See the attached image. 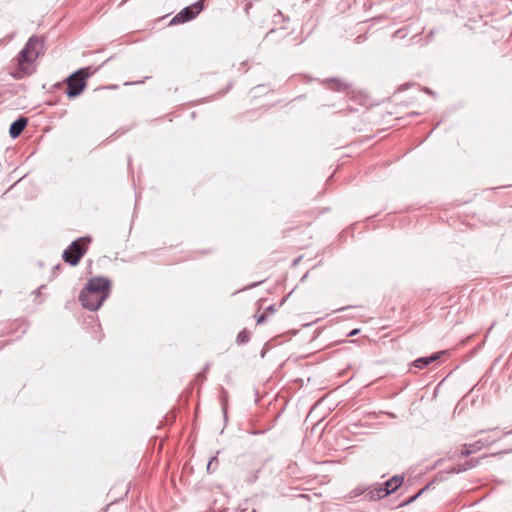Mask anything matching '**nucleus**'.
<instances>
[{"mask_svg":"<svg viewBox=\"0 0 512 512\" xmlns=\"http://www.w3.org/2000/svg\"><path fill=\"white\" fill-rule=\"evenodd\" d=\"M110 293V281L104 277L91 278L79 295V301L85 309L98 310Z\"/></svg>","mask_w":512,"mask_h":512,"instance_id":"nucleus-1","label":"nucleus"},{"mask_svg":"<svg viewBox=\"0 0 512 512\" xmlns=\"http://www.w3.org/2000/svg\"><path fill=\"white\" fill-rule=\"evenodd\" d=\"M42 50L43 42L37 37H31L19 54L18 61L21 69L26 71L25 64L33 63L42 53Z\"/></svg>","mask_w":512,"mask_h":512,"instance_id":"nucleus-2","label":"nucleus"},{"mask_svg":"<svg viewBox=\"0 0 512 512\" xmlns=\"http://www.w3.org/2000/svg\"><path fill=\"white\" fill-rule=\"evenodd\" d=\"M89 77L87 68L80 69L74 72L67 78V91L66 95L69 98H74L80 95L85 88V79Z\"/></svg>","mask_w":512,"mask_h":512,"instance_id":"nucleus-3","label":"nucleus"},{"mask_svg":"<svg viewBox=\"0 0 512 512\" xmlns=\"http://www.w3.org/2000/svg\"><path fill=\"white\" fill-rule=\"evenodd\" d=\"M85 238H80L73 241L67 249L63 252L64 260L70 265L78 264L81 257L86 253V247L80 244Z\"/></svg>","mask_w":512,"mask_h":512,"instance_id":"nucleus-4","label":"nucleus"},{"mask_svg":"<svg viewBox=\"0 0 512 512\" xmlns=\"http://www.w3.org/2000/svg\"><path fill=\"white\" fill-rule=\"evenodd\" d=\"M203 9L202 1H197L190 6L182 9L172 20L171 23H184L192 20L196 17Z\"/></svg>","mask_w":512,"mask_h":512,"instance_id":"nucleus-5","label":"nucleus"},{"mask_svg":"<svg viewBox=\"0 0 512 512\" xmlns=\"http://www.w3.org/2000/svg\"><path fill=\"white\" fill-rule=\"evenodd\" d=\"M27 124V119L24 117H20L15 120L9 128V134L12 138L18 137Z\"/></svg>","mask_w":512,"mask_h":512,"instance_id":"nucleus-6","label":"nucleus"},{"mask_svg":"<svg viewBox=\"0 0 512 512\" xmlns=\"http://www.w3.org/2000/svg\"><path fill=\"white\" fill-rule=\"evenodd\" d=\"M403 482L402 477L394 476L391 479H389L385 483V493L384 496H387L388 494L394 492L399 486H401Z\"/></svg>","mask_w":512,"mask_h":512,"instance_id":"nucleus-7","label":"nucleus"},{"mask_svg":"<svg viewBox=\"0 0 512 512\" xmlns=\"http://www.w3.org/2000/svg\"><path fill=\"white\" fill-rule=\"evenodd\" d=\"M439 356H440V354L437 353V354H434V355L429 356V357L419 358V359H417V360H415L413 362V365L416 368L422 369V368L428 366L429 364H431L432 362L436 361L439 358Z\"/></svg>","mask_w":512,"mask_h":512,"instance_id":"nucleus-8","label":"nucleus"},{"mask_svg":"<svg viewBox=\"0 0 512 512\" xmlns=\"http://www.w3.org/2000/svg\"><path fill=\"white\" fill-rule=\"evenodd\" d=\"M237 341L240 343L248 341V333L245 330L241 331L237 336Z\"/></svg>","mask_w":512,"mask_h":512,"instance_id":"nucleus-9","label":"nucleus"},{"mask_svg":"<svg viewBox=\"0 0 512 512\" xmlns=\"http://www.w3.org/2000/svg\"><path fill=\"white\" fill-rule=\"evenodd\" d=\"M214 463H217V458L216 457H212L208 464H207V470L210 471L211 470V467H213V464Z\"/></svg>","mask_w":512,"mask_h":512,"instance_id":"nucleus-10","label":"nucleus"},{"mask_svg":"<svg viewBox=\"0 0 512 512\" xmlns=\"http://www.w3.org/2000/svg\"><path fill=\"white\" fill-rule=\"evenodd\" d=\"M358 332H359V330H358V329H354L353 331H351V332L349 333V336L356 335Z\"/></svg>","mask_w":512,"mask_h":512,"instance_id":"nucleus-11","label":"nucleus"},{"mask_svg":"<svg viewBox=\"0 0 512 512\" xmlns=\"http://www.w3.org/2000/svg\"><path fill=\"white\" fill-rule=\"evenodd\" d=\"M264 321V316H260L257 320V323H262Z\"/></svg>","mask_w":512,"mask_h":512,"instance_id":"nucleus-12","label":"nucleus"},{"mask_svg":"<svg viewBox=\"0 0 512 512\" xmlns=\"http://www.w3.org/2000/svg\"><path fill=\"white\" fill-rule=\"evenodd\" d=\"M472 451L467 450L466 452H462V454H470Z\"/></svg>","mask_w":512,"mask_h":512,"instance_id":"nucleus-13","label":"nucleus"}]
</instances>
